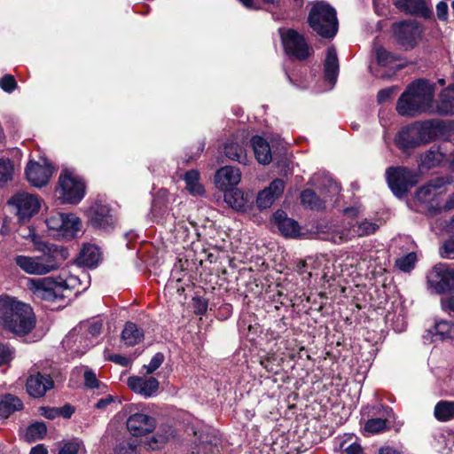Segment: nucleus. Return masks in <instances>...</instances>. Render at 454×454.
<instances>
[{"instance_id":"nucleus-1","label":"nucleus","mask_w":454,"mask_h":454,"mask_svg":"<svg viewBox=\"0 0 454 454\" xmlns=\"http://www.w3.org/2000/svg\"><path fill=\"white\" fill-rule=\"evenodd\" d=\"M0 321L4 327L18 335L30 333L35 325L32 308L12 297H0Z\"/></svg>"},{"instance_id":"nucleus-2","label":"nucleus","mask_w":454,"mask_h":454,"mask_svg":"<svg viewBox=\"0 0 454 454\" xmlns=\"http://www.w3.org/2000/svg\"><path fill=\"white\" fill-rule=\"evenodd\" d=\"M433 98L434 87L426 81L418 80L411 83L401 95L396 111L403 116H415L430 107Z\"/></svg>"},{"instance_id":"nucleus-3","label":"nucleus","mask_w":454,"mask_h":454,"mask_svg":"<svg viewBox=\"0 0 454 454\" xmlns=\"http://www.w3.org/2000/svg\"><path fill=\"white\" fill-rule=\"evenodd\" d=\"M76 281V278L72 276L66 278L47 277L38 279L29 278L27 286L36 298L47 301H58L68 296Z\"/></svg>"},{"instance_id":"nucleus-4","label":"nucleus","mask_w":454,"mask_h":454,"mask_svg":"<svg viewBox=\"0 0 454 454\" xmlns=\"http://www.w3.org/2000/svg\"><path fill=\"white\" fill-rule=\"evenodd\" d=\"M308 22L313 31L322 37L332 38L338 30L335 9L323 1L313 4L309 13Z\"/></svg>"},{"instance_id":"nucleus-5","label":"nucleus","mask_w":454,"mask_h":454,"mask_svg":"<svg viewBox=\"0 0 454 454\" xmlns=\"http://www.w3.org/2000/svg\"><path fill=\"white\" fill-rule=\"evenodd\" d=\"M35 250L41 253L40 262L43 263L45 274L54 271L68 259L69 251L67 247L45 242L40 239H34Z\"/></svg>"},{"instance_id":"nucleus-6","label":"nucleus","mask_w":454,"mask_h":454,"mask_svg":"<svg viewBox=\"0 0 454 454\" xmlns=\"http://www.w3.org/2000/svg\"><path fill=\"white\" fill-rule=\"evenodd\" d=\"M386 179L392 192L401 198L418 183L419 176L406 167L397 166L386 169Z\"/></svg>"},{"instance_id":"nucleus-7","label":"nucleus","mask_w":454,"mask_h":454,"mask_svg":"<svg viewBox=\"0 0 454 454\" xmlns=\"http://www.w3.org/2000/svg\"><path fill=\"white\" fill-rule=\"evenodd\" d=\"M56 192L62 202L77 204L84 197L85 184L80 178L65 170L59 177Z\"/></svg>"},{"instance_id":"nucleus-8","label":"nucleus","mask_w":454,"mask_h":454,"mask_svg":"<svg viewBox=\"0 0 454 454\" xmlns=\"http://www.w3.org/2000/svg\"><path fill=\"white\" fill-rule=\"evenodd\" d=\"M428 287L437 294L454 293V266L437 263L427 276Z\"/></svg>"},{"instance_id":"nucleus-9","label":"nucleus","mask_w":454,"mask_h":454,"mask_svg":"<svg viewBox=\"0 0 454 454\" xmlns=\"http://www.w3.org/2000/svg\"><path fill=\"white\" fill-rule=\"evenodd\" d=\"M397 43L405 51L413 49L422 35V29L416 20H404L393 26Z\"/></svg>"},{"instance_id":"nucleus-10","label":"nucleus","mask_w":454,"mask_h":454,"mask_svg":"<svg viewBox=\"0 0 454 454\" xmlns=\"http://www.w3.org/2000/svg\"><path fill=\"white\" fill-rule=\"evenodd\" d=\"M286 52L299 60H305L313 52L303 35L294 29H287L281 34Z\"/></svg>"},{"instance_id":"nucleus-11","label":"nucleus","mask_w":454,"mask_h":454,"mask_svg":"<svg viewBox=\"0 0 454 454\" xmlns=\"http://www.w3.org/2000/svg\"><path fill=\"white\" fill-rule=\"evenodd\" d=\"M9 203L16 207L17 214L22 221L30 219L41 207L38 197L27 192H18L10 199Z\"/></svg>"},{"instance_id":"nucleus-12","label":"nucleus","mask_w":454,"mask_h":454,"mask_svg":"<svg viewBox=\"0 0 454 454\" xmlns=\"http://www.w3.org/2000/svg\"><path fill=\"white\" fill-rule=\"evenodd\" d=\"M126 424L129 432L137 437L152 433L156 427L153 417L139 412L130 415Z\"/></svg>"},{"instance_id":"nucleus-13","label":"nucleus","mask_w":454,"mask_h":454,"mask_svg":"<svg viewBox=\"0 0 454 454\" xmlns=\"http://www.w3.org/2000/svg\"><path fill=\"white\" fill-rule=\"evenodd\" d=\"M52 172V167L46 162L40 164L30 160L26 168L27 179L35 187L45 185L49 182Z\"/></svg>"},{"instance_id":"nucleus-14","label":"nucleus","mask_w":454,"mask_h":454,"mask_svg":"<svg viewBox=\"0 0 454 454\" xmlns=\"http://www.w3.org/2000/svg\"><path fill=\"white\" fill-rule=\"evenodd\" d=\"M247 137L241 135H236L229 139L224 145L223 153L224 155L231 160L238 161L241 164H247Z\"/></svg>"},{"instance_id":"nucleus-15","label":"nucleus","mask_w":454,"mask_h":454,"mask_svg":"<svg viewBox=\"0 0 454 454\" xmlns=\"http://www.w3.org/2000/svg\"><path fill=\"white\" fill-rule=\"evenodd\" d=\"M285 182L282 179H274L268 187L261 191L256 199L259 208H269L278 200L285 190Z\"/></svg>"},{"instance_id":"nucleus-16","label":"nucleus","mask_w":454,"mask_h":454,"mask_svg":"<svg viewBox=\"0 0 454 454\" xmlns=\"http://www.w3.org/2000/svg\"><path fill=\"white\" fill-rule=\"evenodd\" d=\"M395 144L403 153L422 145L415 123L402 128L395 137Z\"/></svg>"},{"instance_id":"nucleus-17","label":"nucleus","mask_w":454,"mask_h":454,"mask_svg":"<svg viewBox=\"0 0 454 454\" xmlns=\"http://www.w3.org/2000/svg\"><path fill=\"white\" fill-rule=\"evenodd\" d=\"M54 382L50 375L42 374L37 372L36 374L30 375L26 383L27 392L33 397H42L45 393L52 388Z\"/></svg>"},{"instance_id":"nucleus-18","label":"nucleus","mask_w":454,"mask_h":454,"mask_svg":"<svg viewBox=\"0 0 454 454\" xmlns=\"http://www.w3.org/2000/svg\"><path fill=\"white\" fill-rule=\"evenodd\" d=\"M127 384L132 391L145 397L153 395L159 388V381L154 377L132 376L128 379Z\"/></svg>"},{"instance_id":"nucleus-19","label":"nucleus","mask_w":454,"mask_h":454,"mask_svg":"<svg viewBox=\"0 0 454 454\" xmlns=\"http://www.w3.org/2000/svg\"><path fill=\"white\" fill-rule=\"evenodd\" d=\"M90 220L93 226L106 229L114 223L110 209L106 205L95 203L90 208Z\"/></svg>"},{"instance_id":"nucleus-20","label":"nucleus","mask_w":454,"mask_h":454,"mask_svg":"<svg viewBox=\"0 0 454 454\" xmlns=\"http://www.w3.org/2000/svg\"><path fill=\"white\" fill-rule=\"evenodd\" d=\"M241 179V173L238 168L226 166L221 168L215 174V183L221 189L237 185Z\"/></svg>"},{"instance_id":"nucleus-21","label":"nucleus","mask_w":454,"mask_h":454,"mask_svg":"<svg viewBox=\"0 0 454 454\" xmlns=\"http://www.w3.org/2000/svg\"><path fill=\"white\" fill-rule=\"evenodd\" d=\"M15 263L26 273L30 275H45L39 256L17 255Z\"/></svg>"},{"instance_id":"nucleus-22","label":"nucleus","mask_w":454,"mask_h":454,"mask_svg":"<svg viewBox=\"0 0 454 454\" xmlns=\"http://www.w3.org/2000/svg\"><path fill=\"white\" fill-rule=\"evenodd\" d=\"M394 4L402 12L418 14L425 18L428 17L431 12L424 0H395Z\"/></svg>"},{"instance_id":"nucleus-23","label":"nucleus","mask_w":454,"mask_h":454,"mask_svg":"<svg viewBox=\"0 0 454 454\" xmlns=\"http://www.w3.org/2000/svg\"><path fill=\"white\" fill-rule=\"evenodd\" d=\"M273 217L279 231L284 236L296 237L299 234L300 229L298 223L294 220L286 217L284 211H277Z\"/></svg>"},{"instance_id":"nucleus-24","label":"nucleus","mask_w":454,"mask_h":454,"mask_svg":"<svg viewBox=\"0 0 454 454\" xmlns=\"http://www.w3.org/2000/svg\"><path fill=\"white\" fill-rule=\"evenodd\" d=\"M446 184L447 181L443 177L432 179L417 191L416 198L420 202H428L435 196L436 191L445 186Z\"/></svg>"},{"instance_id":"nucleus-25","label":"nucleus","mask_w":454,"mask_h":454,"mask_svg":"<svg viewBox=\"0 0 454 454\" xmlns=\"http://www.w3.org/2000/svg\"><path fill=\"white\" fill-rule=\"evenodd\" d=\"M251 145L254 153L255 159L259 163L266 165L271 160V152L268 142L260 136H254L251 139Z\"/></svg>"},{"instance_id":"nucleus-26","label":"nucleus","mask_w":454,"mask_h":454,"mask_svg":"<svg viewBox=\"0 0 454 454\" xmlns=\"http://www.w3.org/2000/svg\"><path fill=\"white\" fill-rule=\"evenodd\" d=\"M339 74V60L336 50L333 47L327 49L326 59L325 61V78L333 85Z\"/></svg>"},{"instance_id":"nucleus-27","label":"nucleus","mask_w":454,"mask_h":454,"mask_svg":"<svg viewBox=\"0 0 454 454\" xmlns=\"http://www.w3.org/2000/svg\"><path fill=\"white\" fill-rule=\"evenodd\" d=\"M63 227L59 233H52L54 236L61 237L64 239H71L76 236L81 227L80 219L74 215H65Z\"/></svg>"},{"instance_id":"nucleus-28","label":"nucleus","mask_w":454,"mask_h":454,"mask_svg":"<svg viewBox=\"0 0 454 454\" xmlns=\"http://www.w3.org/2000/svg\"><path fill=\"white\" fill-rule=\"evenodd\" d=\"M23 408L22 401L11 394H7L0 399V419H7L16 411Z\"/></svg>"},{"instance_id":"nucleus-29","label":"nucleus","mask_w":454,"mask_h":454,"mask_svg":"<svg viewBox=\"0 0 454 454\" xmlns=\"http://www.w3.org/2000/svg\"><path fill=\"white\" fill-rule=\"evenodd\" d=\"M415 126L418 129L419 137L422 145L434 139L436 136V131L440 127L438 121L415 122Z\"/></svg>"},{"instance_id":"nucleus-30","label":"nucleus","mask_w":454,"mask_h":454,"mask_svg":"<svg viewBox=\"0 0 454 454\" xmlns=\"http://www.w3.org/2000/svg\"><path fill=\"white\" fill-rule=\"evenodd\" d=\"M328 195L325 194L323 198L318 196L314 191L306 189L301 193V204L310 209L322 210L325 208V202Z\"/></svg>"},{"instance_id":"nucleus-31","label":"nucleus","mask_w":454,"mask_h":454,"mask_svg":"<svg viewBox=\"0 0 454 454\" xmlns=\"http://www.w3.org/2000/svg\"><path fill=\"white\" fill-rule=\"evenodd\" d=\"M436 111L442 115L454 114V87H449L441 93V98L437 104Z\"/></svg>"},{"instance_id":"nucleus-32","label":"nucleus","mask_w":454,"mask_h":454,"mask_svg":"<svg viewBox=\"0 0 454 454\" xmlns=\"http://www.w3.org/2000/svg\"><path fill=\"white\" fill-rule=\"evenodd\" d=\"M144 333L137 325L132 322L126 323L121 332V340L126 345L134 346L142 341Z\"/></svg>"},{"instance_id":"nucleus-33","label":"nucleus","mask_w":454,"mask_h":454,"mask_svg":"<svg viewBox=\"0 0 454 454\" xmlns=\"http://www.w3.org/2000/svg\"><path fill=\"white\" fill-rule=\"evenodd\" d=\"M434 415L438 421L445 422L454 419V401H439L434 410Z\"/></svg>"},{"instance_id":"nucleus-34","label":"nucleus","mask_w":454,"mask_h":454,"mask_svg":"<svg viewBox=\"0 0 454 454\" xmlns=\"http://www.w3.org/2000/svg\"><path fill=\"white\" fill-rule=\"evenodd\" d=\"M100 260L99 248L91 244L85 245L81 251L80 261L85 266L94 267Z\"/></svg>"},{"instance_id":"nucleus-35","label":"nucleus","mask_w":454,"mask_h":454,"mask_svg":"<svg viewBox=\"0 0 454 454\" xmlns=\"http://www.w3.org/2000/svg\"><path fill=\"white\" fill-rule=\"evenodd\" d=\"M199 179L200 174L194 169L187 171L184 175L186 189L193 196H199L204 193V188L200 184Z\"/></svg>"},{"instance_id":"nucleus-36","label":"nucleus","mask_w":454,"mask_h":454,"mask_svg":"<svg viewBox=\"0 0 454 454\" xmlns=\"http://www.w3.org/2000/svg\"><path fill=\"white\" fill-rule=\"evenodd\" d=\"M224 200L233 209L238 211L245 209L247 204L243 192L239 189H231L225 192Z\"/></svg>"},{"instance_id":"nucleus-37","label":"nucleus","mask_w":454,"mask_h":454,"mask_svg":"<svg viewBox=\"0 0 454 454\" xmlns=\"http://www.w3.org/2000/svg\"><path fill=\"white\" fill-rule=\"evenodd\" d=\"M444 155L435 146L431 147L422 157L421 165L427 168H432L439 165Z\"/></svg>"},{"instance_id":"nucleus-38","label":"nucleus","mask_w":454,"mask_h":454,"mask_svg":"<svg viewBox=\"0 0 454 454\" xmlns=\"http://www.w3.org/2000/svg\"><path fill=\"white\" fill-rule=\"evenodd\" d=\"M46 433V426L43 422H35L27 427L25 438L27 442H32L43 439Z\"/></svg>"},{"instance_id":"nucleus-39","label":"nucleus","mask_w":454,"mask_h":454,"mask_svg":"<svg viewBox=\"0 0 454 454\" xmlns=\"http://www.w3.org/2000/svg\"><path fill=\"white\" fill-rule=\"evenodd\" d=\"M377 229L378 225L376 223L368 221H363L352 226L353 233H355V236L358 237L373 234Z\"/></svg>"},{"instance_id":"nucleus-40","label":"nucleus","mask_w":454,"mask_h":454,"mask_svg":"<svg viewBox=\"0 0 454 454\" xmlns=\"http://www.w3.org/2000/svg\"><path fill=\"white\" fill-rule=\"evenodd\" d=\"M355 237V233H353L352 227L349 229L341 228V229H333L330 233L329 239L333 243L340 244L345 241H348Z\"/></svg>"},{"instance_id":"nucleus-41","label":"nucleus","mask_w":454,"mask_h":454,"mask_svg":"<svg viewBox=\"0 0 454 454\" xmlns=\"http://www.w3.org/2000/svg\"><path fill=\"white\" fill-rule=\"evenodd\" d=\"M84 452L83 443L77 439L65 442L59 450V454H84Z\"/></svg>"},{"instance_id":"nucleus-42","label":"nucleus","mask_w":454,"mask_h":454,"mask_svg":"<svg viewBox=\"0 0 454 454\" xmlns=\"http://www.w3.org/2000/svg\"><path fill=\"white\" fill-rule=\"evenodd\" d=\"M170 435H172V429L171 427H168L164 434H160L157 433V434L153 435L149 441L145 442V445L148 447V449L157 450L168 440Z\"/></svg>"},{"instance_id":"nucleus-43","label":"nucleus","mask_w":454,"mask_h":454,"mask_svg":"<svg viewBox=\"0 0 454 454\" xmlns=\"http://www.w3.org/2000/svg\"><path fill=\"white\" fill-rule=\"evenodd\" d=\"M389 419H368L364 425L365 431L372 434H378L387 429V422Z\"/></svg>"},{"instance_id":"nucleus-44","label":"nucleus","mask_w":454,"mask_h":454,"mask_svg":"<svg viewBox=\"0 0 454 454\" xmlns=\"http://www.w3.org/2000/svg\"><path fill=\"white\" fill-rule=\"evenodd\" d=\"M417 256L415 253H410L395 260V265L404 272L411 271L415 265Z\"/></svg>"},{"instance_id":"nucleus-45","label":"nucleus","mask_w":454,"mask_h":454,"mask_svg":"<svg viewBox=\"0 0 454 454\" xmlns=\"http://www.w3.org/2000/svg\"><path fill=\"white\" fill-rule=\"evenodd\" d=\"M376 59L380 66H387L395 61L398 60V58L395 54L387 51L383 47H378L375 50Z\"/></svg>"},{"instance_id":"nucleus-46","label":"nucleus","mask_w":454,"mask_h":454,"mask_svg":"<svg viewBox=\"0 0 454 454\" xmlns=\"http://www.w3.org/2000/svg\"><path fill=\"white\" fill-rule=\"evenodd\" d=\"M435 335L441 340L452 338L454 326L448 321H441L435 324Z\"/></svg>"},{"instance_id":"nucleus-47","label":"nucleus","mask_w":454,"mask_h":454,"mask_svg":"<svg viewBox=\"0 0 454 454\" xmlns=\"http://www.w3.org/2000/svg\"><path fill=\"white\" fill-rule=\"evenodd\" d=\"M66 214L55 213L46 219L48 229L53 233H59L63 227L64 217Z\"/></svg>"},{"instance_id":"nucleus-48","label":"nucleus","mask_w":454,"mask_h":454,"mask_svg":"<svg viewBox=\"0 0 454 454\" xmlns=\"http://www.w3.org/2000/svg\"><path fill=\"white\" fill-rule=\"evenodd\" d=\"M13 166L9 159H0V183L12 179Z\"/></svg>"},{"instance_id":"nucleus-49","label":"nucleus","mask_w":454,"mask_h":454,"mask_svg":"<svg viewBox=\"0 0 454 454\" xmlns=\"http://www.w3.org/2000/svg\"><path fill=\"white\" fill-rule=\"evenodd\" d=\"M16 87L17 82L13 75L7 74L0 79V88L4 91L12 93L16 89Z\"/></svg>"},{"instance_id":"nucleus-50","label":"nucleus","mask_w":454,"mask_h":454,"mask_svg":"<svg viewBox=\"0 0 454 454\" xmlns=\"http://www.w3.org/2000/svg\"><path fill=\"white\" fill-rule=\"evenodd\" d=\"M164 356L161 353H156L151 359L149 364L145 365L146 373L151 374L155 372L163 363Z\"/></svg>"},{"instance_id":"nucleus-51","label":"nucleus","mask_w":454,"mask_h":454,"mask_svg":"<svg viewBox=\"0 0 454 454\" xmlns=\"http://www.w3.org/2000/svg\"><path fill=\"white\" fill-rule=\"evenodd\" d=\"M442 251L441 255L443 258L453 259L454 258V237L445 241L442 247Z\"/></svg>"},{"instance_id":"nucleus-52","label":"nucleus","mask_w":454,"mask_h":454,"mask_svg":"<svg viewBox=\"0 0 454 454\" xmlns=\"http://www.w3.org/2000/svg\"><path fill=\"white\" fill-rule=\"evenodd\" d=\"M85 386L90 388H99L101 383L98 380L96 374L92 371H85L84 372Z\"/></svg>"},{"instance_id":"nucleus-53","label":"nucleus","mask_w":454,"mask_h":454,"mask_svg":"<svg viewBox=\"0 0 454 454\" xmlns=\"http://www.w3.org/2000/svg\"><path fill=\"white\" fill-rule=\"evenodd\" d=\"M340 448L341 450V454H364L361 445L356 442H353L345 447V442H343L340 443Z\"/></svg>"},{"instance_id":"nucleus-54","label":"nucleus","mask_w":454,"mask_h":454,"mask_svg":"<svg viewBox=\"0 0 454 454\" xmlns=\"http://www.w3.org/2000/svg\"><path fill=\"white\" fill-rule=\"evenodd\" d=\"M12 359V351L9 347L0 344V366Z\"/></svg>"},{"instance_id":"nucleus-55","label":"nucleus","mask_w":454,"mask_h":454,"mask_svg":"<svg viewBox=\"0 0 454 454\" xmlns=\"http://www.w3.org/2000/svg\"><path fill=\"white\" fill-rule=\"evenodd\" d=\"M395 90V89L394 87H389V88H386V89L380 90L378 93V96H377L378 101L380 103L387 101L392 97Z\"/></svg>"},{"instance_id":"nucleus-56","label":"nucleus","mask_w":454,"mask_h":454,"mask_svg":"<svg viewBox=\"0 0 454 454\" xmlns=\"http://www.w3.org/2000/svg\"><path fill=\"white\" fill-rule=\"evenodd\" d=\"M436 13L439 20H445L448 16V4L441 1L436 5Z\"/></svg>"},{"instance_id":"nucleus-57","label":"nucleus","mask_w":454,"mask_h":454,"mask_svg":"<svg viewBox=\"0 0 454 454\" xmlns=\"http://www.w3.org/2000/svg\"><path fill=\"white\" fill-rule=\"evenodd\" d=\"M118 454H136V445L130 442H123L119 446Z\"/></svg>"},{"instance_id":"nucleus-58","label":"nucleus","mask_w":454,"mask_h":454,"mask_svg":"<svg viewBox=\"0 0 454 454\" xmlns=\"http://www.w3.org/2000/svg\"><path fill=\"white\" fill-rule=\"evenodd\" d=\"M42 415L49 419H54L59 416V409L58 408H49V407H43L41 409Z\"/></svg>"},{"instance_id":"nucleus-59","label":"nucleus","mask_w":454,"mask_h":454,"mask_svg":"<svg viewBox=\"0 0 454 454\" xmlns=\"http://www.w3.org/2000/svg\"><path fill=\"white\" fill-rule=\"evenodd\" d=\"M114 402V397L112 395H107L105 398L99 399L97 403L95 404V407L98 410H104L106 407H107L109 404H111Z\"/></svg>"},{"instance_id":"nucleus-60","label":"nucleus","mask_w":454,"mask_h":454,"mask_svg":"<svg viewBox=\"0 0 454 454\" xmlns=\"http://www.w3.org/2000/svg\"><path fill=\"white\" fill-rule=\"evenodd\" d=\"M59 409V416L60 417H63V418H70L73 413L74 412V407H72L71 405L69 404H66L64 405L63 407L61 408H58Z\"/></svg>"},{"instance_id":"nucleus-61","label":"nucleus","mask_w":454,"mask_h":454,"mask_svg":"<svg viewBox=\"0 0 454 454\" xmlns=\"http://www.w3.org/2000/svg\"><path fill=\"white\" fill-rule=\"evenodd\" d=\"M442 308L444 311L454 312V296L442 300Z\"/></svg>"},{"instance_id":"nucleus-62","label":"nucleus","mask_w":454,"mask_h":454,"mask_svg":"<svg viewBox=\"0 0 454 454\" xmlns=\"http://www.w3.org/2000/svg\"><path fill=\"white\" fill-rule=\"evenodd\" d=\"M102 326H103L102 322H100V321L94 322L90 325L89 333L92 336H97L101 333Z\"/></svg>"},{"instance_id":"nucleus-63","label":"nucleus","mask_w":454,"mask_h":454,"mask_svg":"<svg viewBox=\"0 0 454 454\" xmlns=\"http://www.w3.org/2000/svg\"><path fill=\"white\" fill-rule=\"evenodd\" d=\"M111 361L122 366H128L129 364V358L122 356L121 355H113L111 356Z\"/></svg>"},{"instance_id":"nucleus-64","label":"nucleus","mask_w":454,"mask_h":454,"mask_svg":"<svg viewBox=\"0 0 454 454\" xmlns=\"http://www.w3.org/2000/svg\"><path fill=\"white\" fill-rule=\"evenodd\" d=\"M29 454H48L47 449L43 444L33 447Z\"/></svg>"}]
</instances>
